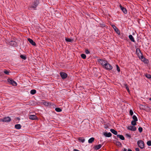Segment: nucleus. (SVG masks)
<instances>
[{"label":"nucleus","mask_w":151,"mask_h":151,"mask_svg":"<svg viewBox=\"0 0 151 151\" xmlns=\"http://www.w3.org/2000/svg\"><path fill=\"white\" fill-rule=\"evenodd\" d=\"M137 145L141 149H143L144 147V142L141 140H139L138 141Z\"/></svg>","instance_id":"nucleus-1"},{"label":"nucleus","mask_w":151,"mask_h":151,"mask_svg":"<svg viewBox=\"0 0 151 151\" xmlns=\"http://www.w3.org/2000/svg\"><path fill=\"white\" fill-rule=\"evenodd\" d=\"M39 4V1L38 0H35L33 3V4L30 6V8H35Z\"/></svg>","instance_id":"nucleus-2"},{"label":"nucleus","mask_w":151,"mask_h":151,"mask_svg":"<svg viewBox=\"0 0 151 151\" xmlns=\"http://www.w3.org/2000/svg\"><path fill=\"white\" fill-rule=\"evenodd\" d=\"M7 81L13 86H16L17 85V83L13 80L9 78L7 79Z\"/></svg>","instance_id":"nucleus-3"},{"label":"nucleus","mask_w":151,"mask_h":151,"mask_svg":"<svg viewBox=\"0 0 151 151\" xmlns=\"http://www.w3.org/2000/svg\"><path fill=\"white\" fill-rule=\"evenodd\" d=\"M11 120V119L9 117H5L1 119V121L5 122H9Z\"/></svg>","instance_id":"nucleus-4"},{"label":"nucleus","mask_w":151,"mask_h":151,"mask_svg":"<svg viewBox=\"0 0 151 151\" xmlns=\"http://www.w3.org/2000/svg\"><path fill=\"white\" fill-rule=\"evenodd\" d=\"M107 70H111L112 68V66L107 62L104 67Z\"/></svg>","instance_id":"nucleus-5"},{"label":"nucleus","mask_w":151,"mask_h":151,"mask_svg":"<svg viewBox=\"0 0 151 151\" xmlns=\"http://www.w3.org/2000/svg\"><path fill=\"white\" fill-rule=\"evenodd\" d=\"M99 62L104 67V66L106 63L107 62L106 60H102L100 59L99 60Z\"/></svg>","instance_id":"nucleus-6"},{"label":"nucleus","mask_w":151,"mask_h":151,"mask_svg":"<svg viewBox=\"0 0 151 151\" xmlns=\"http://www.w3.org/2000/svg\"><path fill=\"white\" fill-rule=\"evenodd\" d=\"M139 58L141 59L142 61H143L145 63H148V60L144 57L143 56H141V57H139Z\"/></svg>","instance_id":"nucleus-7"},{"label":"nucleus","mask_w":151,"mask_h":151,"mask_svg":"<svg viewBox=\"0 0 151 151\" xmlns=\"http://www.w3.org/2000/svg\"><path fill=\"white\" fill-rule=\"evenodd\" d=\"M60 75L62 78L63 79H65L67 76V74L64 72H60Z\"/></svg>","instance_id":"nucleus-8"},{"label":"nucleus","mask_w":151,"mask_h":151,"mask_svg":"<svg viewBox=\"0 0 151 151\" xmlns=\"http://www.w3.org/2000/svg\"><path fill=\"white\" fill-rule=\"evenodd\" d=\"M127 129L129 130L135 131L136 130V128L134 126H128L127 127Z\"/></svg>","instance_id":"nucleus-9"},{"label":"nucleus","mask_w":151,"mask_h":151,"mask_svg":"<svg viewBox=\"0 0 151 151\" xmlns=\"http://www.w3.org/2000/svg\"><path fill=\"white\" fill-rule=\"evenodd\" d=\"M112 26L114 30L119 35L120 34V32L119 30L114 25H112Z\"/></svg>","instance_id":"nucleus-10"},{"label":"nucleus","mask_w":151,"mask_h":151,"mask_svg":"<svg viewBox=\"0 0 151 151\" xmlns=\"http://www.w3.org/2000/svg\"><path fill=\"white\" fill-rule=\"evenodd\" d=\"M27 40H28V41L29 42V43H31L33 45L35 46L36 45V43L35 42L33 41V40L32 39H31L29 38H28L27 39Z\"/></svg>","instance_id":"nucleus-11"},{"label":"nucleus","mask_w":151,"mask_h":151,"mask_svg":"<svg viewBox=\"0 0 151 151\" xmlns=\"http://www.w3.org/2000/svg\"><path fill=\"white\" fill-rule=\"evenodd\" d=\"M29 118L32 120H35L37 119V117L35 115H31L29 116Z\"/></svg>","instance_id":"nucleus-12"},{"label":"nucleus","mask_w":151,"mask_h":151,"mask_svg":"<svg viewBox=\"0 0 151 151\" xmlns=\"http://www.w3.org/2000/svg\"><path fill=\"white\" fill-rule=\"evenodd\" d=\"M103 133V135L106 137H110L112 135L111 134L110 132L107 133L104 132Z\"/></svg>","instance_id":"nucleus-13"},{"label":"nucleus","mask_w":151,"mask_h":151,"mask_svg":"<svg viewBox=\"0 0 151 151\" xmlns=\"http://www.w3.org/2000/svg\"><path fill=\"white\" fill-rule=\"evenodd\" d=\"M120 7L121 9L124 14H126L127 13V11L125 8L122 7L121 5H120Z\"/></svg>","instance_id":"nucleus-14"},{"label":"nucleus","mask_w":151,"mask_h":151,"mask_svg":"<svg viewBox=\"0 0 151 151\" xmlns=\"http://www.w3.org/2000/svg\"><path fill=\"white\" fill-rule=\"evenodd\" d=\"M78 140L80 142L82 143L84 142L85 141V139L83 137H79L78 138Z\"/></svg>","instance_id":"nucleus-15"},{"label":"nucleus","mask_w":151,"mask_h":151,"mask_svg":"<svg viewBox=\"0 0 151 151\" xmlns=\"http://www.w3.org/2000/svg\"><path fill=\"white\" fill-rule=\"evenodd\" d=\"M129 37L131 41L133 42H135L134 39L132 35H129Z\"/></svg>","instance_id":"nucleus-16"},{"label":"nucleus","mask_w":151,"mask_h":151,"mask_svg":"<svg viewBox=\"0 0 151 151\" xmlns=\"http://www.w3.org/2000/svg\"><path fill=\"white\" fill-rule=\"evenodd\" d=\"M117 137H118L120 139H121L122 140H124V139H125L124 137L122 135H120V134H118L117 135Z\"/></svg>","instance_id":"nucleus-17"},{"label":"nucleus","mask_w":151,"mask_h":151,"mask_svg":"<svg viewBox=\"0 0 151 151\" xmlns=\"http://www.w3.org/2000/svg\"><path fill=\"white\" fill-rule=\"evenodd\" d=\"M101 147V145L100 144L96 145L94 146V148L95 150H99Z\"/></svg>","instance_id":"nucleus-18"},{"label":"nucleus","mask_w":151,"mask_h":151,"mask_svg":"<svg viewBox=\"0 0 151 151\" xmlns=\"http://www.w3.org/2000/svg\"><path fill=\"white\" fill-rule=\"evenodd\" d=\"M110 131L115 135H117V132L113 129H110Z\"/></svg>","instance_id":"nucleus-19"},{"label":"nucleus","mask_w":151,"mask_h":151,"mask_svg":"<svg viewBox=\"0 0 151 151\" xmlns=\"http://www.w3.org/2000/svg\"><path fill=\"white\" fill-rule=\"evenodd\" d=\"M115 142H114V143H115L117 146H118L119 147H121V146L122 145V144L120 142L117 141L116 140H115Z\"/></svg>","instance_id":"nucleus-20"},{"label":"nucleus","mask_w":151,"mask_h":151,"mask_svg":"<svg viewBox=\"0 0 151 151\" xmlns=\"http://www.w3.org/2000/svg\"><path fill=\"white\" fill-rule=\"evenodd\" d=\"M44 105L46 106H50L51 107V104L50 103L47 102H45L44 103ZM54 105L53 104H52V105L53 106Z\"/></svg>","instance_id":"nucleus-21"},{"label":"nucleus","mask_w":151,"mask_h":151,"mask_svg":"<svg viewBox=\"0 0 151 151\" xmlns=\"http://www.w3.org/2000/svg\"><path fill=\"white\" fill-rule=\"evenodd\" d=\"M14 127L16 129H19L21 128V126L20 124H17L15 125Z\"/></svg>","instance_id":"nucleus-22"},{"label":"nucleus","mask_w":151,"mask_h":151,"mask_svg":"<svg viewBox=\"0 0 151 151\" xmlns=\"http://www.w3.org/2000/svg\"><path fill=\"white\" fill-rule=\"evenodd\" d=\"M94 138L91 137L88 140V142L89 143H92L94 140Z\"/></svg>","instance_id":"nucleus-23"},{"label":"nucleus","mask_w":151,"mask_h":151,"mask_svg":"<svg viewBox=\"0 0 151 151\" xmlns=\"http://www.w3.org/2000/svg\"><path fill=\"white\" fill-rule=\"evenodd\" d=\"M10 72L9 71H8L7 70H5L4 71V73L6 75H9Z\"/></svg>","instance_id":"nucleus-24"},{"label":"nucleus","mask_w":151,"mask_h":151,"mask_svg":"<svg viewBox=\"0 0 151 151\" xmlns=\"http://www.w3.org/2000/svg\"><path fill=\"white\" fill-rule=\"evenodd\" d=\"M124 86L125 87V88H126V89H127V91H128V92H130V91H129V87H128V86L127 85V84H124Z\"/></svg>","instance_id":"nucleus-25"},{"label":"nucleus","mask_w":151,"mask_h":151,"mask_svg":"<svg viewBox=\"0 0 151 151\" xmlns=\"http://www.w3.org/2000/svg\"><path fill=\"white\" fill-rule=\"evenodd\" d=\"M9 43L11 45H13V46H15V45L16 42H15L14 41H11Z\"/></svg>","instance_id":"nucleus-26"},{"label":"nucleus","mask_w":151,"mask_h":151,"mask_svg":"<svg viewBox=\"0 0 151 151\" xmlns=\"http://www.w3.org/2000/svg\"><path fill=\"white\" fill-rule=\"evenodd\" d=\"M132 119L134 120L133 121H137L138 120L137 118L135 115H133L132 116Z\"/></svg>","instance_id":"nucleus-27"},{"label":"nucleus","mask_w":151,"mask_h":151,"mask_svg":"<svg viewBox=\"0 0 151 151\" xmlns=\"http://www.w3.org/2000/svg\"><path fill=\"white\" fill-rule=\"evenodd\" d=\"M36 91L35 90H32L30 91V93L32 94H34L36 93Z\"/></svg>","instance_id":"nucleus-28"},{"label":"nucleus","mask_w":151,"mask_h":151,"mask_svg":"<svg viewBox=\"0 0 151 151\" xmlns=\"http://www.w3.org/2000/svg\"><path fill=\"white\" fill-rule=\"evenodd\" d=\"M55 110L58 112H60L62 111V110L61 109H60V108H57L55 109Z\"/></svg>","instance_id":"nucleus-29"},{"label":"nucleus","mask_w":151,"mask_h":151,"mask_svg":"<svg viewBox=\"0 0 151 151\" xmlns=\"http://www.w3.org/2000/svg\"><path fill=\"white\" fill-rule=\"evenodd\" d=\"M136 121H132L131 122V124L133 126H135L136 125Z\"/></svg>","instance_id":"nucleus-30"},{"label":"nucleus","mask_w":151,"mask_h":151,"mask_svg":"<svg viewBox=\"0 0 151 151\" xmlns=\"http://www.w3.org/2000/svg\"><path fill=\"white\" fill-rule=\"evenodd\" d=\"M81 58H83V59H85L86 58V55L85 54H81Z\"/></svg>","instance_id":"nucleus-31"},{"label":"nucleus","mask_w":151,"mask_h":151,"mask_svg":"<svg viewBox=\"0 0 151 151\" xmlns=\"http://www.w3.org/2000/svg\"><path fill=\"white\" fill-rule=\"evenodd\" d=\"M65 40L66 41L68 42H71L72 41V40H71L69 38H66Z\"/></svg>","instance_id":"nucleus-32"},{"label":"nucleus","mask_w":151,"mask_h":151,"mask_svg":"<svg viewBox=\"0 0 151 151\" xmlns=\"http://www.w3.org/2000/svg\"><path fill=\"white\" fill-rule=\"evenodd\" d=\"M20 58H22V59H24V60H25V59H26V57H25V56H24V55H20Z\"/></svg>","instance_id":"nucleus-33"},{"label":"nucleus","mask_w":151,"mask_h":151,"mask_svg":"<svg viewBox=\"0 0 151 151\" xmlns=\"http://www.w3.org/2000/svg\"><path fill=\"white\" fill-rule=\"evenodd\" d=\"M148 79L151 78V76L150 75L148 74H147L145 76Z\"/></svg>","instance_id":"nucleus-34"},{"label":"nucleus","mask_w":151,"mask_h":151,"mask_svg":"<svg viewBox=\"0 0 151 151\" xmlns=\"http://www.w3.org/2000/svg\"><path fill=\"white\" fill-rule=\"evenodd\" d=\"M129 114L131 116H132L133 114V111L132 109H130L129 111Z\"/></svg>","instance_id":"nucleus-35"},{"label":"nucleus","mask_w":151,"mask_h":151,"mask_svg":"<svg viewBox=\"0 0 151 151\" xmlns=\"http://www.w3.org/2000/svg\"><path fill=\"white\" fill-rule=\"evenodd\" d=\"M147 144L148 146L151 145V141H148L147 142Z\"/></svg>","instance_id":"nucleus-36"},{"label":"nucleus","mask_w":151,"mask_h":151,"mask_svg":"<svg viewBox=\"0 0 151 151\" xmlns=\"http://www.w3.org/2000/svg\"><path fill=\"white\" fill-rule=\"evenodd\" d=\"M138 130L140 132H141L142 131V128L141 127H139L138 128Z\"/></svg>","instance_id":"nucleus-37"},{"label":"nucleus","mask_w":151,"mask_h":151,"mask_svg":"<svg viewBox=\"0 0 151 151\" xmlns=\"http://www.w3.org/2000/svg\"><path fill=\"white\" fill-rule=\"evenodd\" d=\"M116 65V69H117V71L118 72H119L120 71L119 67V66H118V65Z\"/></svg>","instance_id":"nucleus-38"},{"label":"nucleus","mask_w":151,"mask_h":151,"mask_svg":"<svg viewBox=\"0 0 151 151\" xmlns=\"http://www.w3.org/2000/svg\"><path fill=\"white\" fill-rule=\"evenodd\" d=\"M86 53L87 54H89L90 53V52L88 49H86L85 50Z\"/></svg>","instance_id":"nucleus-39"},{"label":"nucleus","mask_w":151,"mask_h":151,"mask_svg":"<svg viewBox=\"0 0 151 151\" xmlns=\"http://www.w3.org/2000/svg\"><path fill=\"white\" fill-rule=\"evenodd\" d=\"M100 26L101 27H105L104 24H100Z\"/></svg>","instance_id":"nucleus-40"},{"label":"nucleus","mask_w":151,"mask_h":151,"mask_svg":"<svg viewBox=\"0 0 151 151\" xmlns=\"http://www.w3.org/2000/svg\"><path fill=\"white\" fill-rule=\"evenodd\" d=\"M126 136L127 137H129L130 138L131 137V136L130 135H129V134H126Z\"/></svg>","instance_id":"nucleus-41"},{"label":"nucleus","mask_w":151,"mask_h":151,"mask_svg":"<svg viewBox=\"0 0 151 151\" xmlns=\"http://www.w3.org/2000/svg\"><path fill=\"white\" fill-rule=\"evenodd\" d=\"M136 151H139V150L138 148H136L135 149Z\"/></svg>","instance_id":"nucleus-42"},{"label":"nucleus","mask_w":151,"mask_h":151,"mask_svg":"<svg viewBox=\"0 0 151 151\" xmlns=\"http://www.w3.org/2000/svg\"><path fill=\"white\" fill-rule=\"evenodd\" d=\"M138 51H139L140 52V50L139 49L137 48V49H136V52H137Z\"/></svg>","instance_id":"nucleus-43"},{"label":"nucleus","mask_w":151,"mask_h":151,"mask_svg":"<svg viewBox=\"0 0 151 151\" xmlns=\"http://www.w3.org/2000/svg\"><path fill=\"white\" fill-rule=\"evenodd\" d=\"M127 150L126 148H124L123 151H127Z\"/></svg>","instance_id":"nucleus-44"},{"label":"nucleus","mask_w":151,"mask_h":151,"mask_svg":"<svg viewBox=\"0 0 151 151\" xmlns=\"http://www.w3.org/2000/svg\"><path fill=\"white\" fill-rule=\"evenodd\" d=\"M127 151H132V150L130 149H128L127 150Z\"/></svg>","instance_id":"nucleus-45"},{"label":"nucleus","mask_w":151,"mask_h":151,"mask_svg":"<svg viewBox=\"0 0 151 151\" xmlns=\"http://www.w3.org/2000/svg\"><path fill=\"white\" fill-rule=\"evenodd\" d=\"M17 119L18 120H20V118L19 117H17Z\"/></svg>","instance_id":"nucleus-46"},{"label":"nucleus","mask_w":151,"mask_h":151,"mask_svg":"<svg viewBox=\"0 0 151 151\" xmlns=\"http://www.w3.org/2000/svg\"><path fill=\"white\" fill-rule=\"evenodd\" d=\"M149 100L151 101V98L149 99Z\"/></svg>","instance_id":"nucleus-47"},{"label":"nucleus","mask_w":151,"mask_h":151,"mask_svg":"<svg viewBox=\"0 0 151 151\" xmlns=\"http://www.w3.org/2000/svg\"><path fill=\"white\" fill-rule=\"evenodd\" d=\"M115 139H117V140H118V139H117L116 138H115Z\"/></svg>","instance_id":"nucleus-48"}]
</instances>
